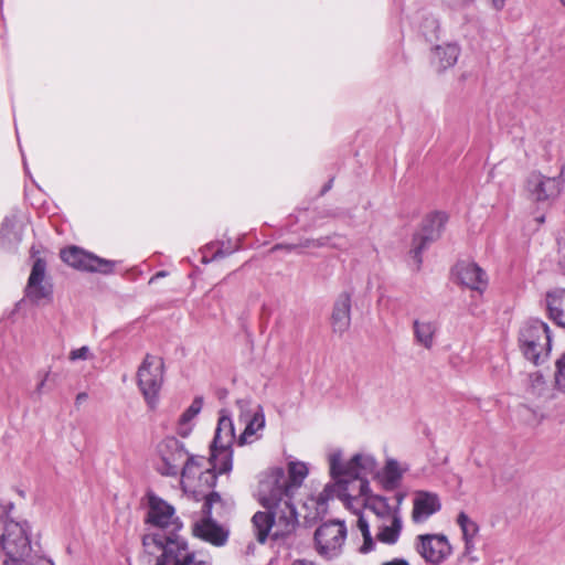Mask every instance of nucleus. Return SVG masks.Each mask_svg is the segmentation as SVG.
<instances>
[{
    "mask_svg": "<svg viewBox=\"0 0 565 565\" xmlns=\"http://www.w3.org/2000/svg\"><path fill=\"white\" fill-rule=\"evenodd\" d=\"M455 274L466 287L482 292L488 286V276L475 263L462 262L456 265Z\"/></svg>",
    "mask_w": 565,
    "mask_h": 565,
    "instance_id": "obj_19",
    "label": "nucleus"
},
{
    "mask_svg": "<svg viewBox=\"0 0 565 565\" xmlns=\"http://www.w3.org/2000/svg\"><path fill=\"white\" fill-rule=\"evenodd\" d=\"M563 185L564 180L561 175L547 177L539 171H533L525 180L524 190L531 201L551 203L559 196Z\"/></svg>",
    "mask_w": 565,
    "mask_h": 565,
    "instance_id": "obj_13",
    "label": "nucleus"
},
{
    "mask_svg": "<svg viewBox=\"0 0 565 565\" xmlns=\"http://www.w3.org/2000/svg\"><path fill=\"white\" fill-rule=\"evenodd\" d=\"M546 301L551 319L557 326L565 328V289L548 292Z\"/></svg>",
    "mask_w": 565,
    "mask_h": 565,
    "instance_id": "obj_26",
    "label": "nucleus"
},
{
    "mask_svg": "<svg viewBox=\"0 0 565 565\" xmlns=\"http://www.w3.org/2000/svg\"><path fill=\"white\" fill-rule=\"evenodd\" d=\"M237 419L244 425L243 431L237 437V444L245 446L260 439L265 428V414L263 407L249 398H241L235 403Z\"/></svg>",
    "mask_w": 565,
    "mask_h": 565,
    "instance_id": "obj_8",
    "label": "nucleus"
},
{
    "mask_svg": "<svg viewBox=\"0 0 565 565\" xmlns=\"http://www.w3.org/2000/svg\"><path fill=\"white\" fill-rule=\"evenodd\" d=\"M524 356L535 365L544 363L551 353L552 338L548 326L540 320L526 322L519 337Z\"/></svg>",
    "mask_w": 565,
    "mask_h": 565,
    "instance_id": "obj_7",
    "label": "nucleus"
},
{
    "mask_svg": "<svg viewBox=\"0 0 565 565\" xmlns=\"http://www.w3.org/2000/svg\"><path fill=\"white\" fill-rule=\"evenodd\" d=\"M287 472L288 475L281 468H274L259 480L258 500L268 510L256 512L252 519L254 533L259 543H265L269 536L273 540L285 539L298 524L292 497L302 486L309 468L303 461L290 460Z\"/></svg>",
    "mask_w": 565,
    "mask_h": 565,
    "instance_id": "obj_1",
    "label": "nucleus"
},
{
    "mask_svg": "<svg viewBox=\"0 0 565 565\" xmlns=\"http://www.w3.org/2000/svg\"><path fill=\"white\" fill-rule=\"evenodd\" d=\"M188 456L186 450L178 439L173 437L166 438L157 446L156 469L162 476L175 477L180 473Z\"/></svg>",
    "mask_w": 565,
    "mask_h": 565,
    "instance_id": "obj_11",
    "label": "nucleus"
},
{
    "mask_svg": "<svg viewBox=\"0 0 565 565\" xmlns=\"http://www.w3.org/2000/svg\"><path fill=\"white\" fill-rule=\"evenodd\" d=\"M493 8L497 9V10H500L504 7V2L505 0H490Z\"/></svg>",
    "mask_w": 565,
    "mask_h": 565,
    "instance_id": "obj_38",
    "label": "nucleus"
},
{
    "mask_svg": "<svg viewBox=\"0 0 565 565\" xmlns=\"http://www.w3.org/2000/svg\"><path fill=\"white\" fill-rule=\"evenodd\" d=\"M328 465L333 481L326 484L319 493V505H324L335 498L345 502L371 492L369 477L377 469V460L371 452L359 451L344 460L341 449H331L328 454Z\"/></svg>",
    "mask_w": 565,
    "mask_h": 565,
    "instance_id": "obj_2",
    "label": "nucleus"
},
{
    "mask_svg": "<svg viewBox=\"0 0 565 565\" xmlns=\"http://www.w3.org/2000/svg\"><path fill=\"white\" fill-rule=\"evenodd\" d=\"M292 565H316L313 562L306 559H298L292 563Z\"/></svg>",
    "mask_w": 565,
    "mask_h": 565,
    "instance_id": "obj_40",
    "label": "nucleus"
},
{
    "mask_svg": "<svg viewBox=\"0 0 565 565\" xmlns=\"http://www.w3.org/2000/svg\"><path fill=\"white\" fill-rule=\"evenodd\" d=\"M0 241L4 248H14L22 241V225L17 214L4 217L0 227Z\"/></svg>",
    "mask_w": 565,
    "mask_h": 565,
    "instance_id": "obj_24",
    "label": "nucleus"
},
{
    "mask_svg": "<svg viewBox=\"0 0 565 565\" xmlns=\"http://www.w3.org/2000/svg\"><path fill=\"white\" fill-rule=\"evenodd\" d=\"M381 565H411V564L404 558H394L392 561L383 562Z\"/></svg>",
    "mask_w": 565,
    "mask_h": 565,
    "instance_id": "obj_36",
    "label": "nucleus"
},
{
    "mask_svg": "<svg viewBox=\"0 0 565 565\" xmlns=\"http://www.w3.org/2000/svg\"><path fill=\"white\" fill-rule=\"evenodd\" d=\"M456 522L462 533L465 552L469 554L475 550V539L479 533V525L465 512L458 514Z\"/></svg>",
    "mask_w": 565,
    "mask_h": 565,
    "instance_id": "obj_28",
    "label": "nucleus"
},
{
    "mask_svg": "<svg viewBox=\"0 0 565 565\" xmlns=\"http://www.w3.org/2000/svg\"><path fill=\"white\" fill-rule=\"evenodd\" d=\"M8 511L7 508L0 503V523L4 522Z\"/></svg>",
    "mask_w": 565,
    "mask_h": 565,
    "instance_id": "obj_39",
    "label": "nucleus"
},
{
    "mask_svg": "<svg viewBox=\"0 0 565 565\" xmlns=\"http://www.w3.org/2000/svg\"><path fill=\"white\" fill-rule=\"evenodd\" d=\"M356 526L361 531L363 536V545L360 547L362 553H369L374 548V541L370 532V522L365 519L364 515H359L356 521Z\"/></svg>",
    "mask_w": 565,
    "mask_h": 565,
    "instance_id": "obj_30",
    "label": "nucleus"
},
{
    "mask_svg": "<svg viewBox=\"0 0 565 565\" xmlns=\"http://www.w3.org/2000/svg\"><path fill=\"white\" fill-rule=\"evenodd\" d=\"M148 521L160 529H168L172 536L163 537L159 533L147 534L142 539L143 546L151 544L162 550L157 565H212L211 557L200 551H192L188 543L173 534L180 530L181 523L174 515V508L160 498H149Z\"/></svg>",
    "mask_w": 565,
    "mask_h": 565,
    "instance_id": "obj_3",
    "label": "nucleus"
},
{
    "mask_svg": "<svg viewBox=\"0 0 565 565\" xmlns=\"http://www.w3.org/2000/svg\"><path fill=\"white\" fill-rule=\"evenodd\" d=\"M559 1L565 7V0H559Z\"/></svg>",
    "mask_w": 565,
    "mask_h": 565,
    "instance_id": "obj_43",
    "label": "nucleus"
},
{
    "mask_svg": "<svg viewBox=\"0 0 565 565\" xmlns=\"http://www.w3.org/2000/svg\"><path fill=\"white\" fill-rule=\"evenodd\" d=\"M415 341L425 349H431L438 327L434 321L415 320L413 324Z\"/></svg>",
    "mask_w": 565,
    "mask_h": 565,
    "instance_id": "obj_27",
    "label": "nucleus"
},
{
    "mask_svg": "<svg viewBox=\"0 0 565 565\" xmlns=\"http://www.w3.org/2000/svg\"><path fill=\"white\" fill-rule=\"evenodd\" d=\"M404 498H405L404 493L398 492L395 494L393 501H391V504L393 507H397L398 512H401V505H402Z\"/></svg>",
    "mask_w": 565,
    "mask_h": 565,
    "instance_id": "obj_35",
    "label": "nucleus"
},
{
    "mask_svg": "<svg viewBox=\"0 0 565 565\" xmlns=\"http://www.w3.org/2000/svg\"><path fill=\"white\" fill-rule=\"evenodd\" d=\"M347 534V525L343 521L332 520L322 523L315 531L317 553L328 559L339 556L342 553Z\"/></svg>",
    "mask_w": 565,
    "mask_h": 565,
    "instance_id": "obj_9",
    "label": "nucleus"
},
{
    "mask_svg": "<svg viewBox=\"0 0 565 565\" xmlns=\"http://www.w3.org/2000/svg\"><path fill=\"white\" fill-rule=\"evenodd\" d=\"M329 241H330L329 236H323V237H320L317 239H306V241L301 242L299 246L302 248H311V247L318 248V247H323V246L329 245Z\"/></svg>",
    "mask_w": 565,
    "mask_h": 565,
    "instance_id": "obj_34",
    "label": "nucleus"
},
{
    "mask_svg": "<svg viewBox=\"0 0 565 565\" xmlns=\"http://www.w3.org/2000/svg\"><path fill=\"white\" fill-rule=\"evenodd\" d=\"M236 439L232 414L222 408L218 413L215 435L211 444V461L220 475L228 473L233 468V443Z\"/></svg>",
    "mask_w": 565,
    "mask_h": 565,
    "instance_id": "obj_6",
    "label": "nucleus"
},
{
    "mask_svg": "<svg viewBox=\"0 0 565 565\" xmlns=\"http://www.w3.org/2000/svg\"><path fill=\"white\" fill-rule=\"evenodd\" d=\"M408 470L406 463H401L396 459L388 458L380 473V482L387 490H395L399 487L404 473Z\"/></svg>",
    "mask_w": 565,
    "mask_h": 565,
    "instance_id": "obj_23",
    "label": "nucleus"
},
{
    "mask_svg": "<svg viewBox=\"0 0 565 565\" xmlns=\"http://www.w3.org/2000/svg\"><path fill=\"white\" fill-rule=\"evenodd\" d=\"M441 509L437 493L419 490L414 493L411 519L414 524H423Z\"/></svg>",
    "mask_w": 565,
    "mask_h": 565,
    "instance_id": "obj_18",
    "label": "nucleus"
},
{
    "mask_svg": "<svg viewBox=\"0 0 565 565\" xmlns=\"http://www.w3.org/2000/svg\"><path fill=\"white\" fill-rule=\"evenodd\" d=\"M203 407V398L201 396L195 397L191 405L180 415L175 430L177 434L183 438L188 437L195 425V417L200 414Z\"/></svg>",
    "mask_w": 565,
    "mask_h": 565,
    "instance_id": "obj_25",
    "label": "nucleus"
},
{
    "mask_svg": "<svg viewBox=\"0 0 565 565\" xmlns=\"http://www.w3.org/2000/svg\"><path fill=\"white\" fill-rule=\"evenodd\" d=\"M445 221V214L441 212H436L426 218L423 233H418L414 236L411 253L413 254V257L417 264L422 262L420 254L425 249L426 245L438 237Z\"/></svg>",
    "mask_w": 565,
    "mask_h": 565,
    "instance_id": "obj_17",
    "label": "nucleus"
},
{
    "mask_svg": "<svg viewBox=\"0 0 565 565\" xmlns=\"http://www.w3.org/2000/svg\"><path fill=\"white\" fill-rule=\"evenodd\" d=\"M93 358V354L90 352V349L87 345L81 347L78 349H74L70 352L68 359L72 362L78 361V360H89Z\"/></svg>",
    "mask_w": 565,
    "mask_h": 565,
    "instance_id": "obj_32",
    "label": "nucleus"
},
{
    "mask_svg": "<svg viewBox=\"0 0 565 565\" xmlns=\"http://www.w3.org/2000/svg\"><path fill=\"white\" fill-rule=\"evenodd\" d=\"M180 473L183 489L202 494L205 498L203 512L210 513L211 502L213 498H218V495L214 492L205 494V491L214 488L217 479L216 475L220 473L213 467L211 457L205 459L204 457L188 456Z\"/></svg>",
    "mask_w": 565,
    "mask_h": 565,
    "instance_id": "obj_5",
    "label": "nucleus"
},
{
    "mask_svg": "<svg viewBox=\"0 0 565 565\" xmlns=\"http://www.w3.org/2000/svg\"><path fill=\"white\" fill-rule=\"evenodd\" d=\"M375 531V539L384 544L394 545L398 542L402 530L403 519L402 516L391 518L382 520L379 523L372 524Z\"/></svg>",
    "mask_w": 565,
    "mask_h": 565,
    "instance_id": "obj_21",
    "label": "nucleus"
},
{
    "mask_svg": "<svg viewBox=\"0 0 565 565\" xmlns=\"http://www.w3.org/2000/svg\"><path fill=\"white\" fill-rule=\"evenodd\" d=\"M85 397H86V395H85V394H78V395H77V399H84Z\"/></svg>",
    "mask_w": 565,
    "mask_h": 565,
    "instance_id": "obj_42",
    "label": "nucleus"
},
{
    "mask_svg": "<svg viewBox=\"0 0 565 565\" xmlns=\"http://www.w3.org/2000/svg\"><path fill=\"white\" fill-rule=\"evenodd\" d=\"M61 258L71 267L86 271L110 274L115 266L114 262L100 258L76 246L63 249L61 252Z\"/></svg>",
    "mask_w": 565,
    "mask_h": 565,
    "instance_id": "obj_15",
    "label": "nucleus"
},
{
    "mask_svg": "<svg viewBox=\"0 0 565 565\" xmlns=\"http://www.w3.org/2000/svg\"><path fill=\"white\" fill-rule=\"evenodd\" d=\"M555 382L559 387L565 388V354L557 361Z\"/></svg>",
    "mask_w": 565,
    "mask_h": 565,
    "instance_id": "obj_33",
    "label": "nucleus"
},
{
    "mask_svg": "<svg viewBox=\"0 0 565 565\" xmlns=\"http://www.w3.org/2000/svg\"><path fill=\"white\" fill-rule=\"evenodd\" d=\"M45 271V262L35 259L25 287V297L34 303L51 299L52 285L46 280Z\"/></svg>",
    "mask_w": 565,
    "mask_h": 565,
    "instance_id": "obj_16",
    "label": "nucleus"
},
{
    "mask_svg": "<svg viewBox=\"0 0 565 565\" xmlns=\"http://www.w3.org/2000/svg\"><path fill=\"white\" fill-rule=\"evenodd\" d=\"M348 510L359 514L362 508H365L372 513L371 524L379 523L382 520L402 516V513L397 511V507L391 504V500L386 497L372 494L359 495L343 502Z\"/></svg>",
    "mask_w": 565,
    "mask_h": 565,
    "instance_id": "obj_14",
    "label": "nucleus"
},
{
    "mask_svg": "<svg viewBox=\"0 0 565 565\" xmlns=\"http://www.w3.org/2000/svg\"><path fill=\"white\" fill-rule=\"evenodd\" d=\"M279 248H287L288 250H291V249L297 248V246H296V245H287V246H284V245H276V246L274 247V249H279Z\"/></svg>",
    "mask_w": 565,
    "mask_h": 565,
    "instance_id": "obj_41",
    "label": "nucleus"
},
{
    "mask_svg": "<svg viewBox=\"0 0 565 565\" xmlns=\"http://www.w3.org/2000/svg\"><path fill=\"white\" fill-rule=\"evenodd\" d=\"M30 525L26 521H6L0 536L1 555L6 554L4 565H53L46 558L31 556Z\"/></svg>",
    "mask_w": 565,
    "mask_h": 565,
    "instance_id": "obj_4",
    "label": "nucleus"
},
{
    "mask_svg": "<svg viewBox=\"0 0 565 565\" xmlns=\"http://www.w3.org/2000/svg\"><path fill=\"white\" fill-rule=\"evenodd\" d=\"M414 550L430 565H440L452 554V546L445 534H419L414 540Z\"/></svg>",
    "mask_w": 565,
    "mask_h": 565,
    "instance_id": "obj_12",
    "label": "nucleus"
},
{
    "mask_svg": "<svg viewBox=\"0 0 565 565\" xmlns=\"http://www.w3.org/2000/svg\"><path fill=\"white\" fill-rule=\"evenodd\" d=\"M193 533L198 537L216 546L223 545L227 540V532L209 518L196 522L193 527Z\"/></svg>",
    "mask_w": 565,
    "mask_h": 565,
    "instance_id": "obj_22",
    "label": "nucleus"
},
{
    "mask_svg": "<svg viewBox=\"0 0 565 565\" xmlns=\"http://www.w3.org/2000/svg\"><path fill=\"white\" fill-rule=\"evenodd\" d=\"M351 296L342 292L337 298L332 311V328L334 332L343 333L348 330L351 322Z\"/></svg>",
    "mask_w": 565,
    "mask_h": 565,
    "instance_id": "obj_20",
    "label": "nucleus"
},
{
    "mask_svg": "<svg viewBox=\"0 0 565 565\" xmlns=\"http://www.w3.org/2000/svg\"><path fill=\"white\" fill-rule=\"evenodd\" d=\"M460 49L457 44L438 45L434 50V63L439 70L454 66L459 57Z\"/></svg>",
    "mask_w": 565,
    "mask_h": 565,
    "instance_id": "obj_29",
    "label": "nucleus"
},
{
    "mask_svg": "<svg viewBox=\"0 0 565 565\" xmlns=\"http://www.w3.org/2000/svg\"><path fill=\"white\" fill-rule=\"evenodd\" d=\"M49 375H50V372H49V371H46V372H44V373H43V376H42L41 381H40V382H39V384L36 385V392H38V393H42V391H43V388H44V385H45V382H46V380H47Z\"/></svg>",
    "mask_w": 565,
    "mask_h": 565,
    "instance_id": "obj_37",
    "label": "nucleus"
},
{
    "mask_svg": "<svg viewBox=\"0 0 565 565\" xmlns=\"http://www.w3.org/2000/svg\"><path fill=\"white\" fill-rule=\"evenodd\" d=\"M163 361L147 354L137 372V382L147 404L153 408L163 383Z\"/></svg>",
    "mask_w": 565,
    "mask_h": 565,
    "instance_id": "obj_10",
    "label": "nucleus"
},
{
    "mask_svg": "<svg viewBox=\"0 0 565 565\" xmlns=\"http://www.w3.org/2000/svg\"><path fill=\"white\" fill-rule=\"evenodd\" d=\"M530 387L533 394L540 395L545 390V381L540 372H534L529 375Z\"/></svg>",
    "mask_w": 565,
    "mask_h": 565,
    "instance_id": "obj_31",
    "label": "nucleus"
}]
</instances>
